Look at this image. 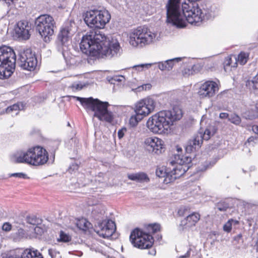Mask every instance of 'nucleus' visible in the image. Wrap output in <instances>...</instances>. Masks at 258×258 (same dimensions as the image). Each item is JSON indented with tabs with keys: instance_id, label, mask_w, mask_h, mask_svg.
Wrapping results in <instances>:
<instances>
[{
	"instance_id": "nucleus-7",
	"label": "nucleus",
	"mask_w": 258,
	"mask_h": 258,
	"mask_svg": "<svg viewBox=\"0 0 258 258\" xmlns=\"http://www.w3.org/2000/svg\"><path fill=\"white\" fill-rule=\"evenodd\" d=\"M84 17V20L89 27L99 29L103 28L111 18L109 13L106 10H90Z\"/></svg>"
},
{
	"instance_id": "nucleus-27",
	"label": "nucleus",
	"mask_w": 258,
	"mask_h": 258,
	"mask_svg": "<svg viewBox=\"0 0 258 258\" xmlns=\"http://www.w3.org/2000/svg\"><path fill=\"white\" fill-rule=\"evenodd\" d=\"M94 117H97L100 120L105 121L112 125H114L116 122L114 120L112 114H94Z\"/></svg>"
},
{
	"instance_id": "nucleus-55",
	"label": "nucleus",
	"mask_w": 258,
	"mask_h": 258,
	"mask_svg": "<svg viewBox=\"0 0 258 258\" xmlns=\"http://www.w3.org/2000/svg\"><path fill=\"white\" fill-rule=\"evenodd\" d=\"M235 223L236 224H237V223H238V221H235Z\"/></svg>"
},
{
	"instance_id": "nucleus-45",
	"label": "nucleus",
	"mask_w": 258,
	"mask_h": 258,
	"mask_svg": "<svg viewBox=\"0 0 258 258\" xmlns=\"http://www.w3.org/2000/svg\"><path fill=\"white\" fill-rule=\"evenodd\" d=\"M13 176L18 177L19 178H24L26 175H25V174H24L22 173H16L13 174Z\"/></svg>"
},
{
	"instance_id": "nucleus-1",
	"label": "nucleus",
	"mask_w": 258,
	"mask_h": 258,
	"mask_svg": "<svg viewBox=\"0 0 258 258\" xmlns=\"http://www.w3.org/2000/svg\"><path fill=\"white\" fill-rule=\"evenodd\" d=\"M80 47L83 53L96 58H111L120 53L118 42L116 40H110L99 30L90 31L83 36Z\"/></svg>"
},
{
	"instance_id": "nucleus-31",
	"label": "nucleus",
	"mask_w": 258,
	"mask_h": 258,
	"mask_svg": "<svg viewBox=\"0 0 258 258\" xmlns=\"http://www.w3.org/2000/svg\"><path fill=\"white\" fill-rule=\"evenodd\" d=\"M246 85L250 89L258 90V76L256 75L251 80H248Z\"/></svg>"
},
{
	"instance_id": "nucleus-8",
	"label": "nucleus",
	"mask_w": 258,
	"mask_h": 258,
	"mask_svg": "<svg viewBox=\"0 0 258 258\" xmlns=\"http://www.w3.org/2000/svg\"><path fill=\"white\" fill-rule=\"evenodd\" d=\"M156 34L152 33L148 28L139 27L130 35V43L134 47H142L151 43L155 39Z\"/></svg>"
},
{
	"instance_id": "nucleus-12",
	"label": "nucleus",
	"mask_w": 258,
	"mask_h": 258,
	"mask_svg": "<svg viewBox=\"0 0 258 258\" xmlns=\"http://www.w3.org/2000/svg\"><path fill=\"white\" fill-rule=\"evenodd\" d=\"M95 231L100 236L108 238L115 232L116 225L111 220L104 219L98 223Z\"/></svg>"
},
{
	"instance_id": "nucleus-3",
	"label": "nucleus",
	"mask_w": 258,
	"mask_h": 258,
	"mask_svg": "<svg viewBox=\"0 0 258 258\" xmlns=\"http://www.w3.org/2000/svg\"><path fill=\"white\" fill-rule=\"evenodd\" d=\"M13 158L16 163H27L33 166H40L48 161V154L43 147L36 146L29 148L26 152H17L13 155Z\"/></svg>"
},
{
	"instance_id": "nucleus-50",
	"label": "nucleus",
	"mask_w": 258,
	"mask_h": 258,
	"mask_svg": "<svg viewBox=\"0 0 258 258\" xmlns=\"http://www.w3.org/2000/svg\"><path fill=\"white\" fill-rule=\"evenodd\" d=\"M156 251L155 249H151L148 251V254L151 255H155Z\"/></svg>"
},
{
	"instance_id": "nucleus-14",
	"label": "nucleus",
	"mask_w": 258,
	"mask_h": 258,
	"mask_svg": "<svg viewBox=\"0 0 258 258\" xmlns=\"http://www.w3.org/2000/svg\"><path fill=\"white\" fill-rule=\"evenodd\" d=\"M218 84L213 81H207L203 84L198 91L199 95L201 97H211L218 91Z\"/></svg>"
},
{
	"instance_id": "nucleus-54",
	"label": "nucleus",
	"mask_w": 258,
	"mask_h": 258,
	"mask_svg": "<svg viewBox=\"0 0 258 258\" xmlns=\"http://www.w3.org/2000/svg\"><path fill=\"white\" fill-rule=\"evenodd\" d=\"M157 113H164V112H163V111H160L158 112Z\"/></svg>"
},
{
	"instance_id": "nucleus-15",
	"label": "nucleus",
	"mask_w": 258,
	"mask_h": 258,
	"mask_svg": "<svg viewBox=\"0 0 258 258\" xmlns=\"http://www.w3.org/2000/svg\"><path fill=\"white\" fill-rule=\"evenodd\" d=\"M155 102L154 100L150 97L143 99L138 102L136 105L134 111L135 113H151L154 111Z\"/></svg>"
},
{
	"instance_id": "nucleus-10",
	"label": "nucleus",
	"mask_w": 258,
	"mask_h": 258,
	"mask_svg": "<svg viewBox=\"0 0 258 258\" xmlns=\"http://www.w3.org/2000/svg\"><path fill=\"white\" fill-rule=\"evenodd\" d=\"M18 64L23 70L30 71L34 70L37 64L35 54L32 53L30 49L21 50L19 53Z\"/></svg>"
},
{
	"instance_id": "nucleus-37",
	"label": "nucleus",
	"mask_w": 258,
	"mask_h": 258,
	"mask_svg": "<svg viewBox=\"0 0 258 258\" xmlns=\"http://www.w3.org/2000/svg\"><path fill=\"white\" fill-rule=\"evenodd\" d=\"M190 208L188 207H182L179 208L177 212V214L179 216L183 217L186 214L189 212Z\"/></svg>"
},
{
	"instance_id": "nucleus-2",
	"label": "nucleus",
	"mask_w": 258,
	"mask_h": 258,
	"mask_svg": "<svg viewBox=\"0 0 258 258\" xmlns=\"http://www.w3.org/2000/svg\"><path fill=\"white\" fill-rule=\"evenodd\" d=\"M86 109L95 113H127L131 112L133 108L130 106L110 105L108 102L101 101L98 99L90 97L83 98L74 96Z\"/></svg>"
},
{
	"instance_id": "nucleus-6",
	"label": "nucleus",
	"mask_w": 258,
	"mask_h": 258,
	"mask_svg": "<svg viewBox=\"0 0 258 258\" xmlns=\"http://www.w3.org/2000/svg\"><path fill=\"white\" fill-rule=\"evenodd\" d=\"M35 27L44 41L49 42L56 28L53 18L49 15H41L35 19Z\"/></svg>"
},
{
	"instance_id": "nucleus-48",
	"label": "nucleus",
	"mask_w": 258,
	"mask_h": 258,
	"mask_svg": "<svg viewBox=\"0 0 258 258\" xmlns=\"http://www.w3.org/2000/svg\"><path fill=\"white\" fill-rule=\"evenodd\" d=\"M151 65V64H142L136 66L134 67L135 68H141L143 69L145 66L148 67V66H150Z\"/></svg>"
},
{
	"instance_id": "nucleus-21",
	"label": "nucleus",
	"mask_w": 258,
	"mask_h": 258,
	"mask_svg": "<svg viewBox=\"0 0 258 258\" xmlns=\"http://www.w3.org/2000/svg\"><path fill=\"white\" fill-rule=\"evenodd\" d=\"M129 179L139 182H149L150 179L147 174L144 172L132 173L127 175Z\"/></svg>"
},
{
	"instance_id": "nucleus-11",
	"label": "nucleus",
	"mask_w": 258,
	"mask_h": 258,
	"mask_svg": "<svg viewBox=\"0 0 258 258\" xmlns=\"http://www.w3.org/2000/svg\"><path fill=\"white\" fill-rule=\"evenodd\" d=\"M144 145L146 150L152 154L159 155L164 151V141L156 137H151L145 139Z\"/></svg>"
},
{
	"instance_id": "nucleus-39",
	"label": "nucleus",
	"mask_w": 258,
	"mask_h": 258,
	"mask_svg": "<svg viewBox=\"0 0 258 258\" xmlns=\"http://www.w3.org/2000/svg\"><path fill=\"white\" fill-rule=\"evenodd\" d=\"M173 113H182V109L179 103L176 102L172 105Z\"/></svg>"
},
{
	"instance_id": "nucleus-40",
	"label": "nucleus",
	"mask_w": 258,
	"mask_h": 258,
	"mask_svg": "<svg viewBox=\"0 0 258 258\" xmlns=\"http://www.w3.org/2000/svg\"><path fill=\"white\" fill-rule=\"evenodd\" d=\"M235 62H234V65L232 66L231 64V61H232V59L231 57H229L228 58L227 60H226L224 62V68H225V69H226V68L227 67H229V66H231V67H236V64H237V62H236V58H235Z\"/></svg>"
},
{
	"instance_id": "nucleus-19",
	"label": "nucleus",
	"mask_w": 258,
	"mask_h": 258,
	"mask_svg": "<svg viewBox=\"0 0 258 258\" xmlns=\"http://www.w3.org/2000/svg\"><path fill=\"white\" fill-rule=\"evenodd\" d=\"M203 141L202 132H199L194 136L192 139L189 141L186 147V151L189 152L196 151L197 149L201 147Z\"/></svg>"
},
{
	"instance_id": "nucleus-4",
	"label": "nucleus",
	"mask_w": 258,
	"mask_h": 258,
	"mask_svg": "<svg viewBox=\"0 0 258 258\" xmlns=\"http://www.w3.org/2000/svg\"><path fill=\"white\" fill-rule=\"evenodd\" d=\"M160 114H154L150 117L147 122V127L153 133L163 134L167 132L170 125L174 122L180 119L183 114H164L165 116H160Z\"/></svg>"
},
{
	"instance_id": "nucleus-52",
	"label": "nucleus",
	"mask_w": 258,
	"mask_h": 258,
	"mask_svg": "<svg viewBox=\"0 0 258 258\" xmlns=\"http://www.w3.org/2000/svg\"><path fill=\"white\" fill-rule=\"evenodd\" d=\"M255 108L256 111V113H258V102L255 104Z\"/></svg>"
},
{
	"instance_id": "nucleus-36",
	"label": "nucleus",
	"mask_w": 258,
	"mask_h": 258,
	"mask_svg": "<svg viewBox=\"0 0 258 258\" xmlns=\"http://www.w3.org/2000/svg\"><path fill=\"white\" fill-rule=\"evenodd\" d=\"M217 209L219 211H226L229 208L228 204L225 202L218 203L216 205Z\"/></svg>"
},
{
	"instance_id": "nucleus-16",
	"label": "nucleus",
	"mask_w": 258,
	"mask_h": 258,
	"mask_svg": "<svg viewBox=\"0 0 258 258\" xmlns=\"http://www.w3.org/2000/svg\"><path fill=\"white\" fill-rule=\"evenodd\" d=\"M73 34L71 28L69 26L62 27L57 37L58 45L66 46L69 44Z\"/></svg>"
},
{
	"instance_id": "nucleus-57",
	"label": "nucleus",
	"mask_w": 258,
	"mask_h": 258,
	"mask_svg": "<svg viewBox=\"0 0 258 258\" xmlns=\"http://www.w3.org/2000/svg\"><path fill=\"white\" fill-rule=\"evenodd\" d=\"M169 113H172V111H169Z\"/></svg>"
},
{
	"instance_id": "nucleus-17",
	"label": "nucleus",
	"mask_w": 258,
	"mask_h": 258,
	"mask_svg": "<svg viewBox=\"0 0 258 258\" xmlns=\"http://www.w3.org/2000/svg\"><path fill=\"white\" fill-rule=\"evenodd\" d=\"M30 26L27 21H20L17 24V26L15 28L16 36L22 39L27 40L30 37V34L29 30Z\"/></svg>"
},
{
	"instance_id": "nucleus-9",
	"label": "nucleus",
	"mask_w": 258,
	"mask_h": 258,
	"mask_svg": "<svg viewBox=\"0 0 258 258\" xmlns=\"http://www.w3.org/2000/svg\"><path fill=\"white\" fill-rule=\"evenodd\" d=\"M130 240L134 246L141 249H150L154 242L152 235L139 228H136L132 231Z\"/></svg>"
},
{
	"instance_id": "nucleus-18",
	"label": "nucleus",
	"mask_w": 258,
	"mask_h": 258,
	"mask_svg": "<svg viewBox=\"0 0 258 258\" xmlns=\"http://www.w3.org/2000/svg\"><path fill=\"white\" fill-rule=\"evenodd\" d=\"M200 214L198 212H194L181 221L180 226L183 229L195 226L200 220Z\"/></svg>"
},
{
	"instance_id": "nucleus-53",
	"label": "nucleus",
	"mask_w": 258,
	"mask_h": 258,
	"mask_svg": "<svg viewBox=\"0 0 258 258\" xmlns=\"http://www.w3.org/2000/svg\"><path fill=\"white\" fill-rule=\"evenodd\" d=\"M121 79H119L117 80L118 81H122V79H124V77L123 76H120V77Z\"/></svg>"
},
{
	"instance_id": "nucleus-44",
	"label": "nucleus",
	"mask_w": 258,
	"mask_h": 258,
	"mask_svg": "<svg viewBox=\"0 0 258 258\" xmlns=\"http://www.w3.org/2000/svg\"><path fill=\"white\" fill-rule=\"evenodd\" d=\"M71 88L73 90H80L82 89L83 87L81 85L79 84H74L71 86Z\"/></svg>"
},
{
	"instance_id": "nucleus-5",
	"label": "nucleus",
	"mask_w": 258,
	"mask_h": 258,
	"mask_svg": "<svg viewBox=\"0 0 258 258\" xmlns=\"http://www.w3.org/2000/svg\"><path fill=\"white\" fill-rule=\"evenodd\" d=\"M16 55L14 50L6 45L0 47V79L9 78L16 67Z\"/></svg>"
},
{
	"instance_id": "nucleus-41",
	"label": "nucleus",
	"mask_w": 258,
	"mask_h": 258,
	"mask_svg": "<svg viewBox=\"0 0 258 258\" xmlns=\"http://www.w3.org/2000/svg\"><path fill=\"white\" fill-rule=\"evenodd\" d=\"M12 226L9 222H5L2 226L3 230L9 232L12 230Z\"/></svg>"
},
{
	"instance_id": "nucleus-56",
	"label": "nucleus",
	"mask_w": 258,
	"mask_h": 258,
	"mask_svg": "<svg viewBox=\"0 0 258 258\" xmlns=\"http://www.w3.org/2000/svg\"><path fill=\"white\" fill-rule=\"evenodd\" d=\"M162 238V236H160V238H158V239H161Z\"/></svg>"
},
{
	"instance_id": "nucleus-35",
	"label": "nucleus",
	"mask_w": 258,
	"mask_h": 258,
	"mask_svg": "<svg viewBox=\"0 0 258 258\" xmlns=\"http://www.w3.org/2000/svg\"><path fill=\"white\" fill-rule=\"evenodd\" d=\"M247 58H248V55L245 52H241L238 55V59L237 61L240 64L244 65L246 63V62L247 61Z\"/></svg>"
},
{
	"instance_id": "nucleus-47",
	"label": "nucleus",
	"mask_w": 258,
	"mask_h": 258,
	"mask_svg": "<svg viewBox=\"0 0 258 258\" xmlns=\"http://www.w3.org/2000/svg\"><path fill=\"white\" fill-rule=\"evenodd\" d=\"M252 130L253 131V132L258 135V125H254L252 126Z\"/></svg>"
},
{
	"instance_id": "nucleus-23",
	"label": "nucleus",
	"mask_w": 258,
	"mask_h": 258,
	"mask_svg": "<svg viewBox=\"0 0 258 258\" xmlns=\"http://www.w3.org/2000/svg\"><path fill=\"white\" fill-rule=\"evenodd\" d=\"M76 225L80 230L85 232L89 231L92 227V224L84 218L77 219Z\"/></svg>"
},
{
	"instance_id": "nucleus-26",
	"label": "nucleus",
	"mask_w": 258,
	"mask_h": 258,
	"mask_svg": "<svg viewBox=\"0 0 258 258\" xmlns=\"http://www.w3.org/2000/svg\"><path fill=\"white\" fill-rule=\"evenodd\" d=\"M22 258H43L42 254L36 249L26 248L23 250Z\"/></svg>"
},
{
	"instance_id": "nucleus-20",
	"label": "nucleus",
	"mask_w": 258,
	"mask_h": 258,
	"mask_svg": "<svg viewBox=\"0 0 258 258\" xmlns=\"http://www.w3.org/2000/svg\"><path fill=\"white\" fill-rule=\"evenodd\" d=\"M180 57H176L170 59L158 62V68L161 71L171 70L175 63L181 60Z\"/></svg>"
},
{
	"instance_id": "nucleus-46",
	"label": "nucleus",
	"mask_w": 258,
	"mask_h": 258,
	"mask_svg": "<svg viewBox=\"0 0 258 258\" xmlns=\"http://www.w3.org/2000/svg\"><path fill=\"white\" fill-rule=\"evenodd\" d=\"M48 253L49 255L51 256L52 258H53L54 257V253H56V252L54 250L52 249H49L48 250Z\"/></svg>"
},
{
	"instance_id": "nucleus-38",
	"label": "nucleus",
	"mask_w": 258,
	"mask_h": 258,
	"mask_svg": "<svg viewBox=\"0 0 258 258\" xmlns=\"http://www.w3.org/2000/svg\"><path fill=\"white\" fill-rule=\"evenodd\" d=\"M234 220L232 219H229L223 226V230L227 232H230L232 230V223Z\"/></svg>"
},
{
	"instance_id": "nucleus-25",
	"label": "nucleus",
	"mask_w": 258,
	"mask_h": 258,
	"mask_svg": "<svg viewBox=\"0 0 258 258\" xmlns=\"http://www.w3.org/2000/svg\"><path fill=\"white\" fill-rule=\"evenodd\" d=\"M217 127L215 124H210L206 128L204 133H202L203 140H209L217 132Z\"/></svg>"
},
{
	"instance_id": "nucleus-49",
	"label": "nucleus",
	"mask_w": 258,
	"mask_h": 258,
	"mask_svg": "<svg viewBox=\"0 0 258 258\" xmlns=\"http://www.w3.org/2000/svg\"><path fill=\"white\" fill-rule=\"evenodd\" d=\"M144 86V90H150L151 88V85L150 84H147L143 85Z\"/></svg>"
},
{
	"instance_id": "nucleus-51",
	"label": "nucleus",
	"mask_w": 258,
	"mask_h": 258,
	"mask_svg": "<svg viewBox=\"0 0 258 258\" xmlns=\"http://www.w3.org/2000/svg\"><path fill=\"white\" fill-rule=\"evenodd\" d=\"M137 91L140 92L141 91L144 90V86L143 85H141L140 86H139L138 88L136 89Z\"/></svg>"
},
{
	"instance_id": "nucleus-30",
	"label": "nucleus",
	"mask_w": 258,
	"mask_h": 258,
	"mask_svg": "<svg viewBox=\"0 0 258 258\" xmlns=\"http://www.w3.org/2000/svg\"><path fill=\"white\" fill-rule=\"evenodd\" d=\"M26 221L28 224L33 225H38L42 223V220L36 215H30L27 216Z\"/></svg>"
},
{
	"instance_id": "nucleus-28",
	"label": "nucleus",
	"mask_w": 258,
	"mask_h": 258,
	"mask_svg": "<svg viewBox=\"0 0 258 258\" xmlns=\"http://www.w3.org/2000/svg\"><path fill=\"white\" fill-rule=\"evenodd\" d=\"M220 118H228L232 123L238 124L241 122V119L237 114H219Z\"/></svg>"
},
{
	"instance_id": "nucleus-42",
	"label": "nucleus",
	"mask_w": 258,
	"mask_h": 258,
	"mask_svg": "<svg viewBox=\"0 0 258 258\" xmlns=\"http://www.w3.org/2000/svg\"><path fill=\"white\" fill-rule=\"evenodd\" d=\"M127 130L125 127H122L118 131L117 135L119 139H121L123 137L124 133L126 132Z\"/></svg>"
},
{
	"instance_id": "nucleus-24",
	"label": "nucleus",
	"mask_w": 258,
	"mask_h": 258,
	"mask_svg": "<svg viewBox=\"0 0 258 258\" xmlns=\"http://www.w3.org/2000/svg\"><path fill=\"white\" fill-rule=\"evenodd\" d=\"M149 114H134L130 117L128 124L131 127H135L137 126L139 122L142 120Z\"/></svg>"
},
{
	"instance_id": "nucleus-33",
	"label": "nucleus",
	"mask_w": 258,
	"mask_h": 258,
	"mask_svg": "<svg viewBox=\"0 0 258 258\" xmlns=\"http://www.w3.org/2000/svg\"><path fill=\"white\" fill-rule=\"evenodd\" d=\"M24 106L22 103H17L12 106H9L6 109L7 113L13 111H21L23 109Z\"/></svg>"
},
{
	"instance_id": "nucleus-29",
	"label": "nucleus",
	"mask_w": 258,
	"mask_h": 258,
	"mask_svg": "<svg viewBox=\"0 0 258 258\" xmlns=\"http://www.w3.org/2000/svg\"><path fill=\"white\" fill-rule=\"evenodd\" d=\"M23 249L18 248L9 251L3 258H22Z\"/></svg>"
},
{
	"instance_id": "nucleus-13",
	"label": "nucleus",
	"mask_w": 258,
	"mask_h": 258,
	"mask_svg": "<svg viewBox=\"0 0 258 258\" xmlns=\"http://www.w3.org/2000/svg\"><path fill=\"white\" fill-rule=\"evenodd\" d=\"M186 160L187 163L177 164L171 170L168 171V174L167 175L168 182H172L175 179L179 178L189 169L191 164V158L186 157Z\"/></svg>"
},
{
	"instance_id": "nucleus-34",
	"label": "nucleus",
	"mask_w": 258,
	"mask_h": 258,
	"mask_svg": "<svg viewBox=\"0 0 258 258\" xmlns=\"http://www.w3.org/2000/svg\"><path fill=\"white\" fill-rule=\"evenodd\" d=\"M156 174L159 177H165V180L168 182V179L167 177L168 171H167L164 167H158L156 170Z\"/></svg>"
},
{
	"instance_id": "nucleus-43",
	"label": "nucleus",
	"mask_w": 258,
	"mask_h": 258,
	"mask_svg": "<svg viewBox=\"0 0 258 258\" xmlns=\"http://www.w3.org/2000/svg\"><path fill=\"white\" fill-rule=\"evenodd\" d=\"M258 117V115L257 114H247V115L245 116V118L246 119L252 120L253 119H255Z\"/></svg>"
},
{
	"instance_id": "nucleus-32",
	"label": "nucleus",
	"mask_w": 258,
	"mask_h": 258,
	"mask_svg": "<svg viewBox=\"0 0 258 258\" xmlns=\"http://www.w3.org/2000/svg\"><path fill=\"white\" fill-rule=\"evenodd\" d=\"M72 240V237L69 234L65 233L63 231H60L59 233V238H58V242H69Z\"/></svg>"
},
{
	"instance_id": "nucleus-22",
	"label": "nucleus",
	"mask_w": 258,
	"mask_h": 258,
	"mask_svg": "<svg viewBox=\"0 0 258 258\" xmlns=\"http://www.w3.org/2000/svg\"><path fill=\"white\" fill-rule=\"evenodd\" d=\"M161 229V227L160 224L154 223L144 224L143 229H141L145 231L146 233L152 235L158 232H160Z\"/></svg>"
}]
</instances>
